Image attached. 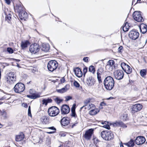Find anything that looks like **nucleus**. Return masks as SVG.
<instances>
[{
    "label": "nucleus",
    "instance_id": "obj_17",
    "mask_svg": "<svg viewBox=\"0 0 147 147\" xmlns=\"http://www.w3.org/2000/svg\"><path fill=\"white\" fill-rule=\"evenodd\" d=\"M61 123L62 125L65 126L69 123V119L67 117H64L61 120Z\"/></svg>",
    "mask_w": 147,
    "mask_h": 147
},
{
    "label": "nucleus",
    "instance_id": "obj_50",
    "mask_svg": "<svg viewBox=\"0 0 147 147\" xmlns=\"http://www.w3.org/2000/svg\"><path fill=\"white\" fill-rule=\"evenodd\" d=\"M48 129L54 130V131H55H55L56 130V129L55 127L53 126L51 127H49L48 128Z\"/></svg>",
    "mask_w": 147,
    "mask_h": 147
},
{
    "label": "nucleus",
    "instance_id": "obj_40",
    "mask_svg": "<svg viewBox=\"0 0 147 147\" xmlns=\"http://www.w3.org/2000/svg\"><path fill=\"white\" fill-rule=\"evenodd\" d=\"M1 115L4 119H6L7 117V113L4 110L1 112Z\"/></svg>",
    "mask_w": 147,
    "mask_h": 147
},
{
    "label": "nucleus",
    "instance_id": "obj_38",
    "mask_svg": "<svg viewBox=\"0 0 147 147\" xmlns=\"http://www.w3.org/2000/svg\"><path fill=\"white\" fill-rule=\"evenodd\" d=\"M16 76L15 73L12 72H9L8 73L7 75V77H10L11 78L16 77Z\"/></svg>",
    "mask_w": 147,
    "mask_h": 147
},
{
    "label": "nucleus",
    "instance_id": "obj_52",
    "mask_svg": "<svg viewBox=\"0 0 147 147\" xmlns=\"http://www.w3.org/2000/svg\"><path fill=\"white\" fill-rule=\"evenodd\" d=\"M90 109H94L95 108V107L94 105L92 104H90Z\"/></svg>",
    "mask_w": 147,
    "mask_h": 147
},
{
    "label": "nucleus",
    "instance_id": "obj_55",
    "mask_svg": "<svg viewBox=\"0 0 147 147\" xmlns=\"http://www.w3.org/2000/svg\"><path fill=\"white\" fill-rule=\"evenodd\" d=\"M94 140L95 144H96L97 142L99 141V140L96 138H94Z\"/></svg>",
    "mask_w": 147,
    "mask_h": 147
},
{
    "label": "nucleus",
    "instance_id": "obj_57",
    "mask_svg": "<svg viewBox=\"0 0 147 147\" xmlns=\"http://www.w3.org/2000/svg\"><path fill=\"white\" fill-rule=\"evenodd\" d=\"M106 105L105 103L104 102H100V106L102 107V106H105Z\"/></svg>",
    "mask_w": 147,
    "mask_h": 147
},
{
    "label": "nucleus",
    "instance_id": "obj_39",
    "mask_svg": "<svg viewBox=\"0 0 147 147\" xmlns=\"http://www.w3.org/2000/svg\"><path fill=\"white\" fill-rule=\"evenodd\" d=\"M71 116L72 117L76 118L77 117V116L75 113V109L74 108L72 109L71 110Z\"/></svg>",
    "mask_w": 147,
    "mask_h": 147
},
{
    "label": "nucleus",
    "instance_id": "obj_62",
    "mask_svg": "<svg viewBox=\"0 0 147 147\" xmlns=\"http://www.w3.org/2000/svg\"><path fill=\"white\" fill-rule=\"evenodd\" d=\"M120 147H124L123 144L121 142L120 145Z\"/></svg>",
    "mask_w": 147,
    "mask_h": 147
},
{
    "label": "nucleus",
    "instance_id": "obj_5",
    "mask_svg": "<svg viewBox=\"0 0 147 147\" xmlns=\"http://www.w3.org/2000/svg\"><path fill=\"white\" fill-rule=\"evenodd\" d=\"M48 115L51 117H54L59 113V109L57 107L53 106L49 108L48 111Z\"/></svg>",
    "mask_w": 147,
    "mask_h": 147
},
{
    "label": "nucleus",
    "instance_id": "obj_27",
    "mask_svg": "<svg viewBox=\"0 0 147 147\" xmlns=\"http://www.w3.org/2000/svg\"><path fill=\"white\" fill-rule=\"evenodd\" d=\"M14 9L18 13L24 11V8L21 5H17L14 7Z\"/></svg>",
    "mask_w": 147,
    "mask_h": 147
},
{
    "label": "nucleus",
    "instance_id": "obj_24",
    "mask_svg": "<svg viewBox=\"0 0 147 147\" xmlns=\"http://www.w3.org/2000/svg\"><path fill=\"white\" fill-rule=\"evenodd\" d=\"M30 44V43L28 40L25 41H22L21 43V47L22 49H24L27 47L28 45Z\"/></svg>",
    "mask_w": 147,
    "mask_h": 147
},
{
    "label": "nucleus",
    "instance_id": "obj_58",
    "mask_svg": "<svg viewBox=\"0 0 147 147\" xmlns=\"http://www.w3.org/2000/svg\"><path fill=\"white\" fill-rule=\"evenodd\" d=\"M88 68L87 67H85L84 68L83 71L84 73H86L87 71Z\"/></svg>",
    "mask_w": 147,
    "mask_h": 147
},
{
    "label": "nucleus",
    "instance_id": "obj_64",
    "mask_svg": "<svg viewBox=\"0 0 147 147\" xmlns=\"http://www.w3.org/2000/svg\"><path fill=\"white\" fill-rule=\"evenodd\" d=\"M114 98L113 97H109V98H108V99H112Z\"/></svg>",
    "mask_w": 147,
    "mask_h": 147
},
{
    "label": "nucleus",
    "instance_id": "obj_15",
    "mask_svg": "<svg viewBox=\"0 0 147 147\" xmlns=\"http://www.w3.org/2000/svg\"><path fill=\"white\" fill-rule=\"evenodd\" d=\"M146 141L145 138L142 136L138 137L135 140V142L137 145L142 144L144 143Z\"/></svg>",
    "mask_w": 147,
    "mask_h": 147
},
{
    "label": "nucleus",
    "instance_id": "obj_56",
    "mask_svg": "<svg viewBox=\"0 0 147 147\" xmlns=\"http://www.w3.org/2000/svg\"><path fill=\"white\" fill-rule=\"evenodd\" d=\"M123 47L122 46H120L118 48V51L119 52H121V51Z\"/></svg>",
    "mask_w": 147,
    "mask_h": 147
},
{
    "label": "nucleus",
    "instance_id": "obj_13",
    "mask_svg": "<svg viewBox=\"0 0 147 147\" xmlns=\"http://www.w3.org/2000/svg\"><path fill=\"white\" fill-rule=\"evenodd\" d=\"M70 109L69 107L67 105H63L61 109V112L62 115H65L69 113Z\"/></svg>",
    "mask_w": 147,
    "mask_h": 147
},
{
    "label": "nucleus",
    "instance_id": "obj_9",
    "mask_svg": "<svg viewBox=\"0 0 147 147\" xmlns=\"http://www.w3.org/2000/svg\"><path fill=\"white\" fill-rule=\"evenodd\" d=\"M114 74L115 78L118 80L121 79L124 76L123 71L121 70H118L115 71Z\"/></svg>",
    "mask_w": 147,
    "mask_h": 147
},
{
    "label": "nucleus",
    "instance_id": "obj_35",
    "mask_svg": "<svg viewBox=\"0 0 147 147\" xmlns=\"http://www.w3.org/2000/svg\"><path fill=\"white\" fill-rule=\"evenodd\" d=\"M146 69H143L140 71V73L141 76L142 77H144L146 74Z\"/></svg>",
    "mask_w": 147,
    "mask_h": 147
},
{
    "label": "nucleus",
    "instance_id": "obj_16",
    "mask_svg": "<svg viewBox=\"0 0 147 147\" xmlns=\"http://www.w3.org/2000/svg\"><path fill=\"white\" fill-rule=\"evenodd\" d=\"M96 80L91 76L89 77L87 79L86 83L89 86H93Z\"/></svg>",
    "mask_w": 147,
    "mask_h": 147
},
{
    "label": "nucleus",
    "instance_id": "obj_11",
    "mask_svg": "<svg viewBox=\"0 0 147 147\" xmlns=\"http://www.w3.org/2000/svg\"><path fill=\"white\" fill-rule=\"evenodd\" d=\"M93 131L94 129L92 128L86 131L83 136L84 138L87 140H90L93 133Z\"/></svg>",
    "mask_w": 147,
    "mask_h": 147
},
{
    "label": "nucleus",
    "instance_id": "obj_60",
    "mask_svg": "<svg viewBox=\"0 0 147 147\" xmlns=\"http://www.w3.org/2000/svg\"><path fill=\"white\" fill-rule=\"evenodd\" d=\"M77 123H74V124H73L72 125V126H71V127L72 128H73L74 126H75L76 125V124H77Z\"/></svg>",
    "mask_w": 147,
    "mask_h": 147
},
{
    "label": "nucleus",
    "instance_id": "obj_28",
    "mask_svg": "<svg viewBox=\"0 0 147 147\" xmlns=\"http://www.w3.org/2000/svg\"><path fill=\"white\" fill-rule=\"evenodd\" d=\"M123 123L121 121H116L115 122H113V123L111 124L114 127L122 126L123 125Z\"/></svg>",
    "mask_w": 147,
    "mask_h": 147
},
{
    "label": "nucleus",
    "instance_id": "obj_4",
    "mask_svg": "<svg viewBox=\"0 0 147 147\" xmlns=\"http://www.w3.org/2000/svg\"><path fill=\"white\" fill-rule=\"evenodd\" d=\"M57 62L55 60H51L49 61L47 65V68L49 71L53 72L57 68Z\"/></svg>",
    "mask_w": 147,
    "mask_h": 147
},
{
    "label": "nucleus",
    "instance_id": "obj_33",
    "mask_svg": "<svg viewBox=\"0 0 147 147\" xmlns=\"http://www.w3.org/2000/svg\"><path fill=\"white\" fill-rule=\"evenodd\" d=\"M67 89L65 87L64 88H62L60 89L57 90V91L59 93H62L66 92L67 90Z\"/></svg>",
    "mask_w": 147,
    "mask_h": 147
},
{
    "label": "nucleus",
    "instance_id": "obj_61",
    "mask_svg": "<svg viewBox=\"0 0 147 147\" xmlns=\"http://www.w3.org/2000/svg\"><path fill=\"white\" fill-rule=\"evenodd\" d=\"M47 133L49 134H52L54 133H55V131H53L47 132Z\"/></svg>",
    "mask_w": 147,
    "mask_h": 147
},
{
    "label": "nucleus",
    "instance_id": "obj_53",
    "mask_svg": "<svg viewBox=\"0 0 147 147\" xmlns=\"http://www.w3.org/2000/svg\"><path fill=\"white\" fill-rule=\"evenodd\" d=\"M61 83H64L65 82V80L64 77H63L60 80Z\"/></svg>",
    "mask_w": 147,
    "mask_h": 147
},
{
    "label": "nucleus",
    "instance_id": "obj_47",
    "mask_svg": "<svg viewBox=\"0 0 147 147\" xmlns=\"http://www.w3.org/2000/svg\"><path fill=\"white\" fill-rule=\"evenodd\" d=\"M65 100L67 101L71 99L72 98V97L70 96H67L65 97Z\"/></svg>",
    "mask_w": 147,
    "mask_h": 147
},
{
    "label": "nucleus",
    "instance_id": "obj_31",
    "mask_svg": "<svg viewBox=\"0 0 147 147\" xmlns=\"http://www.w3.org/2000/svg\"><path fill=\"white\" fill-rule=\"evenodd\" d=\"M99 111L97 109H93L91 110L89 112V114L92 115H96Z\"/></svg>",
    "mask_w": 147,
    "mask_h": 147
},
{
    "label": "nucleus",
    "instance_id": "obj_2",
    "mask_svg": "<svg viewBox=\"0 0 147 147\" xmlns=\"http://www.w3.org/2000/svg\"><path fill=\"white\" fill-rule=\"evenodd\" d=\"M101 137L106 140H110L114 138L113 134L111 131H103L101 133Z\"/></svg>",
    "mask_w": 147,
    "mask_h": 147
},
{
    "label": "nucleus",
    "instance_id": "obj_6",
    "mask_svg": "<svg viewBox=\"0 0 147 147\" xmlns=\"http://www.w3.org/2000/svg\"><path fill=\"white\" fill-rule=\"evenodd\" d=\"M133 17L135 20L138 22H142L144 20L141 12L140 11H134L133 13Z\"/></svg>",
    "mask_w": 147,
    "mask_h": 147
},
{
    "label": "nucleus",
    "instance_id": "obj_25",
    "mask_svg": "<svg viewBox=\"0 0 147 147\" xmlns=\"http://www.w3.org/2000/svg\"><path fill=\"white\" fill-rule=\"evenodd\" d=\"M42 46V51L46 52L49 51L50 46L48 44H43Z\"/></svg>",
    "mask_w": 147,
    "mask_h": 147
},
{
    "label": "nucleus",
    "instance_id": "obj_36",
    "mask_svg": "<svg viewBox=\"0 0 147 147\" xmlns=\"http://www.w3.org/2000/svg\"><path fill=\"white\" fill-rule=\"evenodd\" d=\"M121 119L124 121H126L128 119L127 114L126 113L123 114L121 116Z\"/></svg>",
    "mask_w": 147,
    "mask_h": 147
},
{
    "label": "nucleus",
    "instance_id": "obj_46",
    "mask_svg": "<svg viewBox=\"0 0 147 147\" xmlns=\"http://www.w3.org/2000/svg\"><path fill=\"white\" fill-rule=\"evenodd\" d=\"M11 15L10 14H9L7 16H6L5 19L6 20L8 19L9 20H10V19H11Z\"/></svg>",
    "mask_w": 147,
    "mask_h": 147
},
{
    "label": "nucleus",
    "instance_id": "obj_21",
    "mask_svg": "<svg viewBox=\"0 0 147 147\" xmlns=\"http://www.w3.org/2000/svg\"><path fill=\"white\" fill-rule=\"evenodd\" d=\"M19 16L21 20L25 19L28 16L27 13L24 11L19 13Z\"/></svg>",
    "mask_w": 147,
    "mask_h": 147
},
{
    "label": "nucleus",
    "instance_id": "obj_49",
    "mask_svg": "<svg viewBox=\"0 0 147 147\" xmlns=\"http://www.w3.org/2000/svg\"><path fill=\"white\" fill-rule=\"evenodd\" d=\"M28 115L30 116H31L30 111V106L28 108Z\"/></svg>",
    "mask_w": 147,
    "mask_h": 147
},
{
    "label": "nucleus",
    "instance_id": "obj_10",
    "mask_svg": "<svg viewBox=\"0 0 147 147\" xmlns=\"http://www.w3.org/2000/svg\"><path fill=\"white\" fill-rule=\"evenodd\" d=\"M139 36V33L136 30H132L129 33V36L131 39L135 40Z\"/></svg>",
    "mask_w": 147,
    "mask_h": 147
},
{
    "label": "nucleus",
    "instance_id": "obj_54",
    "mask_svg": "<svg viewBox=\"0 0 147 147\" xmlns=\"http://www.w3.org/2000/svg\"><path fill=\"white\" fill-rule=\"evenodd\" d=\"M55 100L58 103H60L61 101V100H60L59 99L57 98L55 99Z\"/></svg>",
    "mask_w": 147,
    "mask_h": 147
},
{
    "label": "nucleus",
    "instance_id": "obj_18",
    "mask_svg": "<svg viewBox=\"0 0 147 147\" xmlns=\"http://www.w3.org/2000/svg\"><path fill=\"white\" fill-rule=\"evenodd\" d=\"M141 32L144 34L147 31V26L144 24H142L139 26Z\"/></svg>",
    "mask_w": 147,
    "mask_h": 147
},
{
    "label": "nucleus",
    "instance_id": "obj_45",
    "mask_svg": "<svg viewBox=\"0 0 147 147\" xmlns=\"http://www.w3.org/2000/svg\"><path fill=\"white\" fill-rule=\"evenodd\" d=\"M74 85L76 87L78 88L80 86L79 84L76 81H75L74 82Z\"/></svg>",
    "mask_w": 147,
    "mask_h": 147
},
{
    "label": "nucleus",
    "instance_id": "obj_26",
    "mask_svg": "<svg viewBox=\"0 0 147 147\" xmlns=\"http://www.w3.org/2000/svg\"><path fill=\"white\" fill-rule=\"evenodd\" d=\"M27 96L30 98L36 99L40 97V95L36 93H33L30 95H28Z\"/></svg>",
    "mask_w": 147,
    "mask_h": 147
},
{
    "label": "nucleus",
    "instance_id": "obj_1",
    "mask_svg": "<svg viewBox=\"0 0 147 147\" xmlns=\"http://www.w3.org/2000/svg\"><path fill=\"white\" fill-rule=\"evenodd\" d=\"M104 84L105 88L107 90H111L114 86L115 82L113 78L110 76L107 77L104 80Z\"/></svg>",
    "mask_w": 147,
    "mask_h": 147
},
{
    "label": "nucleus",
    "instance_id": "obj_23",
    "mask_svg": "<svg viewBox=\"0 0 147 147\" xmlns=\"http://www.w3.org/2000/svg\"><path fill=\"white\" fill-rule=\"evenodd\" d=\"M115 62L114 61L112 60H109L108 62L107 65L106 67H111V69H113V68H115Z\"/></svg>",
    "mask_w": 147,
    "mask_h": 147
},
{
    "label": "nucleus",
    "instance_id": "obj_30",
    "mask_svg": "<svg viewBox=\"0 0 147 147\" xmlns=\"http://www.w3.org/2000/svg\"><path fill=\"white\" fill-rule=\"evenodd\" d=\"M129 26V25L128 23L127 22H125L122 27V29L124 32H126L128 31Z\"/></svg>",
    "mask_w": 147,
    "mask_h": 147
},
{
    "label": "nucleus",
    "instance_id": "obj_51",
    "mask_svg": "<svg viewBox=\"0 0 147 147\" xmlns=\"http://www.w3.org/2000/svg\"><path fill=\"white\" fill-rule=\"evenodd\" d=\"M89 58V57H84L83 58V60L84 61L86 62H88V60Z\"/></svg>",
    "mask_w": 147,
    "mask_h": 147
},
{
    "label": "nucleus",
    "instance_id": "obj_44",
    "mask_svg": "<svg viewBox=\"0 0 147 147\" xmlns=\"http://www.w3.org/2000/svg\"><path fill=\"white\" fill-rule=\"evenodd\" d=\"M7 52L10 53H12L13 52V49L10 47H8L7 48Z\"/></svg>",
    "mask_w": 147,
    "mask_h": 147
},
{
    "label": "nucleus",
    "instance_id": "obj_14",
    "mask_svg": "<svg viewBox=\"0 0 147 147\" xmlns=\"http://www.w3.org/2000/svg\"><path fill=\"white\" fill-rule=\"evenodd\" d=\"M40 121L43 124H48L50 122V118L48 116H43L40 118Z\"/></svg>",
    "mask_w": 147,
    "mask_h": 147
},
{
    "label": "nucleus",
    "instance_id": "obj_3",
    "mask_svg": "<svg viewBox=\"0 0 147 147\" xmlns=\"http://www.w3.org/2000/svg\"><path fill=\"white\" fill-rule=\"evenodd\" d=\"M25 89L24 84L20 82L16 84L13 88V90L16 93H21L24 91Z\"/></svg>",
    "mask_w": 147,
    "mask_h": 147
},
{
    "label": "nucleus",
    "instance_id": "obj_8",
    "mask_svg": "<svg viewBox=\"0 0 147 147\" xmlns=\"http://www.w3.org/2000/svg\"><path fill=\"white\" fill-rule=\"evenodd\" d=\"M121 66L122 69L127 74H130L132 72V69L131 67L127 64L124 62L121 64Z\"/></svg>",
    "mask_w": 147,
    "mask_h": 147
},
{
    "label": "nucleus",
    "instance_id": "obj_37",
    "mask_svg": "<svg viewBox=\"0 0 147 147\" xmlns=\"http://www.w3.org/2000/svg\"><path fill=\"white\" fill-rule=\"evenodd\" d=\"M84 108L85 109H87L88 110L90 109V104L86 105H84L80 108V110H82Z\"/></svg>",
    "mask_w": 147,
    "mask_h": 147
},
{
    "label": "nucleus",
    "instance_id": "obj_19",
    "mask_svg": "<svg viewBox=\"0 0 147 147\" xmlns=\"http://www.w3.org/2000/svg\"><path fill=\"white\" fill-rule=\"evenodd\" d=\"M74 72L76 75L79 78L81 77L82 75V72L80 69L78 67L76 68L74 70Z\"/></svg>",
    "mask_w": 147,
    "mask_h": 147
},
{
    "label": "nucleus",
    "instance_id": "obj_22",
    "mask_svg": "<svg viewBox=\"0 0 147 147\" xmlns=\"http://www.w3.org/2000/svg\"><path fill=\"white\" fill-rule=\"evenodd\" d=\"M24 137V135L23 133H21L19 134L16 136V142H19L22 140Z\"/></svg>",
    "mask_w": 147,
    "mask_h": 147
},
{
    "label": "nucleus",
    "instance_id": "obj_48",
    "mask_svg": "<svg viewBox=\"0 0 147 147\" xmlns=\"http://www.w3.org/2000/svg\"><path fill=\"white\" fill-rule=\"evenodd\" d=\"M103 127L108 129H109L110 128V127L108 124L104 125Z\"/></svg>",
    "mask_w": 147,
    "mask_h": 147
},
{
    "label": "nucleus",
    "instance_id": "obj_43",
    "mask_svg": "<svg viewBox=\"0 0 147 147\" xmlns=\"http://www.w3.org/2000/svg\"><path fill=\"white\" fill-rule=\"evenodd\" d=\"M97 78L98 79V81L99 83L102 82V81L101 79V74H99L98 73V74H97Z\"/></svg>",
    "mask_w": 147,
    "mask_h": 147
},
{
    "label": "nucleus",
    "instance_id": "obj_42",
    "mask_svg": "<svg viewBox=\"0 0 147 147\" xmlns=\"http://www.w3.org/2000/svg\"><path fill=\"white\" fill-rule=\"evenodd\" d=\"M104 71L103 68L102 67H100L97 70V74H98V73L99 74H101L103 73Z\"/></svg>",
    "mask_w": 147,
    "mask_h": 147
},
{
    "label": "nucleus",
    "instance_id": "obj_34",
    "mask_svg": "<svg viewBox=\"0 0 147 147\" xmlns=\"http://www.w3.org/2000/svg\"><path fill=\"white\" fill-rule=\"evenodd\" d=\"M92 100V98H87L84 101V105H88V103L90 104V102H92L91 101Z\"/></svg>",
    "mask_w": 147,
    "mask_h": 147
},
{
    "label": "nucleus",
    "instance_id": "obj_7",
    "mask_svg": "<svg viewBox=\"0 0 147 147\" xmlns=\"http://www.w3.org/2000/svg\"><path fill=\"white\" fill-rule=\"evenodd\" d=\"M29 50L33 54H36L39 51L40 47L39 45L37 43L32 44L29 48Z\"/></svg>",
    "mask_w": 147,
    "mask_h": 147
},
{
    "label": "nucleus",
    "instance_id": "obj_12",
    "mask_svg": "<svg viewBox=\"0 0 147 147\" xmlns=\"http://www.w3.org/2000/svg\"><path fill=\"white\" fill-rule=\"evenodd\" d=\"M142 105L140 104H137L133 105L132 107L131 112L133 113H135L136 112L140 110L142 108Z\"/></svg>",
    "mask_w": 147,
    "mask_h": 147
},
{
    "label": "nucleus",
    "instance_id": "obj_59",
    "mask_svg": "<svg viewBox=\"0 0 147 147\" xmlns=\"http://www.w3.org/2000/svg\"><path fill=\"white\" fill-rule=\"evenodd\" d=\"M5 2L7 4H9L10 3V0H5Z\"/></svg>",
    "mask_w": 147,
    "mask_h": 147
},
{
    "label": "nucleus",
    "instance_id": "obj_41",
    "mask_svg": "<svg viewBox=\"0 0 147 147\" xmlns=\"http://www.w3.org/2000/svg\"><path fill=\"white\" fill-rule=\"evenodd\" d=\"M89 71L93 74L94 73L95 71L94 67L92 65L90 66L89 68Z\"/></svg>",
    "mask_w": 147,
    "mask_h": 147
},
{
    "label": "nucleus",
    "instance_id": "obj_63",
    "mask_svg": "<svg viewBox=\"0 0 147 147\" xmlns=\"http://www.w3.org/2000/svg\"><path fill=\"white\" fill-rule=\"evenodd\" d=\"M104 123L105 125H107L108 123V122L107 121H105Z\"/></svg>",
    "mask_w": 147,
    "mask_h": 147
},
{
    "label": "nucleus",
    "instance_id": "obj_20",
    "mask_svg": "<svg viewBox=\"0 0 147 147\" xmlns=\"http://www.w3.org/2000/svg\"><path fill=\"white\" fill-rule=\"evenodd\" d=\"M6 80L7 83L9 84H12L16 81V77L11 78L6 76Z\"/></svg>",
    "mask_w": 147,
    "mask_h": 147
},
{
    "label": "nucleus",
    "instance_id": "obj_32",
    "mask_svg": "<svg viewBox=\"0 0 147 147\" xmlns=\"http://www.w3.org/2000/svg\"><path fill=\"white\" fill-rule=\"evenodd\" d=\"M52 100L51 99L48 98L47 99H44L43 100L42 104H45V105H47L48 102H52Z\"/></svg>",
    "mask_w": 147,
    "mask_h": 147
},
{
    "label": "nucleus",
    "instance_id": "obj_29",
    "mask_svg": "<svg viewBox=\"0 0 147 147\" xmlns=\"http://www.w3.org/2000/svg\"><path fill=\"white\" fill-rule=\"evenodd\" d=\"M124 144L127 146L128 147H133L134 146V140H131L128 143H124Z\"/></svg>",
    "mask_w": 147,
    "mask_h": 147
}]
</instances>
